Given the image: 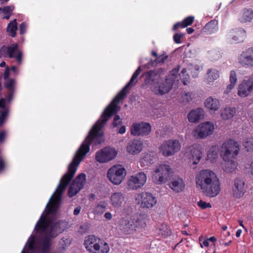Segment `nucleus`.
Listing matches in <instances>:
<instances>
[{"label": "nucleus", "instance_id": "obj_52", "mask_svg": "<svg viewBox=\"0 0 253 253\" xmlns=\"http://www.w3.org/2000/svg\"><path fill=\"white\" fill-rule=\"evenodd\" d=\"M22 52L20 51L18 52V54L16 56L15 55V57L16 59L17 62L19 64H20L22 61Z\"/></svg>", "mask_w": 253, "mask_h": 253}, {"label": "nucleus", "instance_id": "obj_36", "mask_svg": "<svg viewBox=\"0 0 253 253\" xmlns=\"http://www.w3.org/2000/svg\"><path fill=\"white\" fill-rule=\"evenodd\" d=\"M253 18V10L249 9L244 10L243 14L239 20L241 22L245 23L250 22Z\"/></svg>", "mask_w": 253, "mask_h": 253}, {"label": "nucleus", "instance_id": "obj_27", "mask_svg": "<svg viewBox=\"0 0 253 253\" xmlns=\"http://www.w3.org/2000/svg\"><path fill=\"white\" fill-rule=\"evenodd\" d=\"M218 21L215 19L211 20L202 28V32L207 34L214 33L217 29Z\"/></svg>", "mask_w": 253, "mask_h": 253}, {"label": "nucleus", "instance_id": "obj_18", "mask_svg": "<svg viewBox=\"0 0 253 253\" xmlns=\"http://www.w3.org/2000/svg\"><path fill=\"white\" fill-rule=\"evenodd\" d=\"M51 219L49 218L46 214L42 213L35 226V229L39 234L47 233V229H50Z\"/></svg>", "mask_w": 253, "mask_h": 253}, {"label": "nucleus", "instance_id": "obj_28", "mask_svg": "<svg viewBox=\"0 0 253 253\" xmlns=\"http://www.w3.org/2000/svg\"><path fill=\"white\" fill-rule=\"evenodd\" d=\"M194 18L193 16H189L185 18L181 22L175 23L173 26L172 30L176 31L179 28H184L191 25L193 23Z\"/></svg>", "mask_w": 253, "mask_h": 253}, {"label": "nucleus", "instance_id": "obj_32", "mask_svg": "<svg viewBox=\"0 0 253 253\" xmlns=\"http://www.w3.org/2000/svg\"><path fill=\"white\" fill-rule=\"evenodd\" d=\"M225 163L223 166V170L227 172L230 173L234 171L237 167V163L234 160L232 159L225 161Z\"/></svg>", "mask_w": 253, "mask_h": 253}, {"label": "nucleus", "instance_id": "obj_42", "mask_svg": "<svg viewBox=\"0 0 253 253\" xmlns=\"http://www.w3.org/2000/svg\"><path fill=\"white\" fill-rule=\"evenodd\" d=\"M208 81L211 82L216 80L219 77V74L216 69H209L208 71Z\"/></svg>", "mask_w": 253, "mask_h": 253}, {"label": "nucleus", "instance_id": "obj_20", "mask_svg": "<svg viewBox=\"0 0 253 253\" xmlns=\"http://www.w3.org/2000/svg\"><path fill=\"white\" fill-rule=\"evenodd\" d=\"M56 237V235L53 234L52 232H48L41 239V252L46 253L49 252L51 247V240Z\"/></svg>", "mask_w": 253, "mask_h": 253}, {"label": "nucleus", "instance_id": "obj_48", "mask_svg": "<svg viewBox=\"0 0 253 253\" xmlns=\"http://www.w3.org/2000/svg\"><path fill=\"white\" fill-rule=\"evenodd\" d=\"M197 205L201 209H206L207 208H211V205L210 203H207L202 200H200L197 203Z\"/></svg>", "mask_w": 253, "mask_h": 253}, {"label": "nucleus", "instance_id": "obj_17", "mask_svg": "<svg viewBox=\"0 0 253 253\" xmlns=\"http://www.w3.org/2000/svg\"><path fill=\"white\" fill-rule=\"evenodd\" d=\"M238 62L243 67H253V47L249 48L239 56Z\"/></svg>", "mask_w": 253, "mask_h": 253}, {"label": "nucleus", "instance_id": "obj_25", "mask_svg": "<svg viewBox=\"0 0 253 253\" xmlns=\"http://www.w3.org/2000/svg\"><path fill=\"white\" fill-rule=\"evenodd\" d=\"M204 111L202 108H199L191 110L188 114V121L191 123H196L203 117Z\"/></svg>", "mask_w": 253, "mask_h": 253}, {"label": "nucleus", "instance_id": "obj_35", "mask_svg": "<svg viewBox=\"0 0 253 253\" xmlns=\"http://www.w3.org/2000/svg\"><path fill=\"white\" fill-rule=\"evenodd\" d=\"M132 219L134 224L135 230L137 228H143L146 225L144 217L141 215L136 216H132Z\"/></svg>", "mask_w": 253, "mask_h": 253}, {"label": "nucleus", "instance_id": "obj_19", "mask_svg": "<svg viewBox=\"0 0 253 253\" xmlns=\"http://www.w3.org/2000/svg\"><path fill=\"white\" fill-rule=\"evenodd\" d=\"M110 200L111 205L114 208H120L125 203V195L121 192L113 193L110 196Z\"/></svg>", "mask_w": 253, "mask_h": 253}, {"label": "nucleus", "instance_id": "obj_50", "mask_svg": "<svg viewBox=\"0 0 253 253\" xmlns=\"http://www.w3.org/2000/svg\"><path fill=\"white\" fill-rule=\"evenodd\" d=\"M120 120V116L118 115H115L113 122V125L114 127L118 126L119 125H120L122 123V122Z\"/></svg>", "mask_w": 253, "mask_h": 253}, {"label": "nucleus", "instance_id": "obj_41", "mask_svg": "<svg viewBox=\"0 0 253 253\" xmlns=\"http://www.w3.org/2000/svg\"><path fill=\"white\" fill-rule=\"evenodd\" d=\"M15 84L16 82L14 79H9L5 80L4 85L9 92L12 93L14 92Z\"/></svg>", "mask_w": 253, "mask_h": 253}, {"label": "nucleus", "instance_id": "obj_58", "mask_svg": "<svg viewBox=\"0 0 253 253\" xmlns=\"http://www.w3.org/2000/svg\"><path fill=\"white\" fill-rule=\"evenodd\" d=\"M81 210V208L80 206L77 207L75 208L73 213L75 215H77L79 214Z\"/></svg>", "mask_w": 253, "mask_h": 253}, {"label": "nucleus", "instance_id": "obj_1", "mask_svg": "<svg viewBox=\"0 0 253 253\" xmlns=\"http://www.w3.org/2000/svg\"><path fill=\"white\" fill-rule=\"evenodd\" d=\"M89 151L88 146H80L76 152L72 162L68 168V171L61 179L60 182L53 194L51 201L47 205L46 213L47 216L49 214H55L57 211L60 203L61 195L66 187L68 185L74 176L77 167L81 162Z\"/></svg>", "mask_w": 253, "mask_h": 253}, {"label": "nucleus", "instance_id": "obj_33", "mask_svg": "<svg viewBox=\"0 0 253 253\" xmlns=\"http://www.w3.org/2000/svg\"><path fill=\"white\" fill-rule=\"evenodd\" d=\"M230 84L227 85L226 89L224 90V93L228 94L234 88L235 85L237 83V76L236 72L232 70L230 72L229 78Z\"/></svg>", "mask_w": 253, "mask_h": 253}, {"label": "nucleus", "instance_id": "obj_9", "mask_svg": "<svg viewBox=\"0 0 253 253\" xmlns=\"http://www.w3.org/2000/svg\"><path fill=\"white\" fill-rule=\"evenodd\" d=\"M155 174L153 178L156 184L166 183L170 178L171 169L169 166L166 164L160 165L156 169Z\"/></svg>", "mask_w": 253, "mask_h": 253}, {"label": "nucleus", "instance_id": "obj_14", "mask_svg": "<svg viewBox=\"0 0 253 253\" xmlns=\"http://www.w3.org/2000/svg\"><path fill=\"white\" fill-rule=\"evenodd\" d=\"M151 130V126L149 123H134L131 127V134L134 136L147 135L150 133Z\"/></svg>", "mask_w": 253, "mask_h": 253}, {"label": "nucleus", "instance_id": "obj_56", "mask_svg": "<svg viewBox=\"0 0 253 253\" xmlns=\"http://www.w3.org/2000/svg\"><path fill=\"white\" fill-rule=\"evenodd\" d=\"M35 241L33 239L28 244V248L30 250H33L36 249V247L35 246Z\"/></svg>", "mask_w": 253, "mask_h": 253}, {"label": "nucleus", "instance_id": "obj_24", "mask_svg": "<svg viewBox=\"0 0 253 253\" xmlns=\"http://www.w3.org/2000/svg\"><path fill=\"white\" fill-rule=\"evenodd\" d=\"M142 145L143 144L140 140L133 139L128 143L126 147V151L129 154H137L141 151Z\"/></svg>", "mask_w": 253, "mask_h": 253}, {"label": "nucleus", "instance_id": "obj_21", "mask_svg": "<svg viewBox=\"0 0 253 253\" xmlns=\"http://www.w3.org/2000/svg\"><path fill=\"white\" fill-rule=\"evenodd\" d=\"M244 181L243 180L237 178L235 180L234 186L233 187V196L235 198H240L245 194Z\"/></svg>", "mask_w": 253, "mask_h": 253}, {"label": "nucleus", "instance_id": "obj_7", "mask_svg": "<svg viewBox=\"0 0 253 253\" xmlns=\"http://www.w3.org/2000/svg\"><path fill=\"white\" fill-rule=\"evenodd\" d=\"M126 175V170L121 165L112 167L107 172L109 180L114 185H118L124 180Z\"/></svg>", "mask_w": 253, "mask_h": 253}, {"label": "nucleus", "instance_id": "obj_5", "mask_svg": "<svg viewBox=\"0 0 253 253\" xmlns=\"http://www.w3.org/2000/svg\"><path fill=\"white\" fill-rule=\"evenodd\" d=\"M84 245L90 253H108L110 251L107 242L93 235L85 237Z\"/></svg>", "mask_w": 253, "mask_h": 253}, {"label": "nucleus", "instance_id": "obj_26", "mask_svg": "<svg viewBox=\"0 0 253 253\" xmlns=\"http://www.w3.org/2000/svg\"><path fill=\"white\" fill-rule=\"evenodd\" d=\"M169 187L174 191L179 192L184 188L185 184L183 179L179 177L173 178Z\"/></svg>", "mask_w": 253, "mask_h": 253}, {"label": "nucleus", "instance_id": "obj_6", "mask_svg": "<svg viewBox=\"0 0 253 253\" xmlns=\"http://www.w3.org/2000/svg\"><path fill=\"white\" fill-rule=\"evenodd\" d=\"M240 148L239 143L230 139L225 141L221 147V156L224 161H226L237 156Z\"/></svg>", "mask_w": 253, "mask_h": 253}, {"label": "nucleus", "instance_id": "obj_34", "mask_svg": "<svg viewBox=\"0 0 253 253\" xmlns=\"http://www.w3.org/2000/svg\"><path fill=\"white\" fill-rule=\"evenodd\" d=\"M236 113L235 107L225 108L222 111L221 117L224 120H229L232 118Z\"/></svg>", "mask_w": 253, "mask_h": 253}, {"label": "nucleus", "instance_id": "obj_45", "mask_svg": "<svg viewBox=\"0 0 253 253\" xmlns=\"http://www.w3.org/2000/svg\"><path fill=\"white\" fill-rule=\"evenodd\" d=\"M141 72V66H139L137 68V69H136V70L133 74L130 80H129V82L127 84H128L130 86H133L134 85L133 84L134 81L137 78L138 76H139V75L140 74Z\"/></svg>", "mask_w": 253, "mask_h": 253}, {"label": "nucleus", "instance_id": "obj_63", "mask_svg": "<svg viewBox=\"0 0 253 253\" xmlns=\"http://www.w3.org/2000/svg\"><path fill=\"white\" fill-rule=\"evenodd\" d=\"M119 133L120 134H124L126 132V127L125 126H122L119 130Z\"/></svg>", "mask_w": 253, "mask_h": 253}, {"label": "nucleus", "instance_id": "obj_40", "mask_svg": "<svg viewBox=\"0 0 253 253\" xmlns=\"http://www.w3.org/2000/svg\"><path fill=\"white\" fill-rule=\"evenodd\" d=\"M107 203L105 201H100L94 209V213L97 214H102L105 211Z\"/></svg>", "mask_w": 253, "mask_h": 253}, {"label": "nucleus", "instance_id": "obj_22", "mask_svg": "<svg viewBox=\"0 0 253 253\" xmlns=\"http://www.w3.org/2000/svg\"><path fill=\"white\" fill-rule=\"evenodd\" d=\"M228 36L232 38L233 42L238 43L244 41L246 37V31L243 28L232 30L228 32Z\"/></svg>", "mask_w": 253, "mask_h": 253}, {"label": "nucleus", "instance_id": "obj_61", "mask_svg": "<svg viewBox=\"0 0 253 253\" xmlns=\"http://www.w3.org/2000/svg\"><path fill=\"white\" fill-rule=\"evenodd\" d=\"M5 167L4 162L2 159H0V171L2 170Z\"/></svg>", "mask_w": 253, "mask_h": 253}, {"label": "nucleus", "instance_id": "obj_29", "mask_svg": "<svg viewBox=\"0 0 253 253\" xmlns=\"http://www.w3.org/2000/svg\"><path fill=\"white\" fill-rule=\"evenodd\" d=\"M205 105L207 108L213 111H217L220 106L219 100L212 97H209L206 99Z\"/></svg>", "mask_w": 253, "mask_h": 253}, {"label": "nucleus", "instance_id": "obj_37", "mask_svg": "<svg viewBox=\"0 0 253 253\" xmlns=\"http://www.w3.org/2000/svg\"><path fill=\"white\" fill-rule=\"evenodd\" d=\"M60 221L54 222L51 219L49 232H52V233L56 235V236L58 235V233H62L64 229L60 227Z\"/></svg>", "mask_w": 253, "mask_h": 253}, {"label": "nucleus", "instance_id": "obj_43", "mask_svg": "<svg viewBox=\"0 0 253 253\" xmlns=\"http://www.w3.org/2000/svg\"><path fill=\"white\" fill-rule=\"evenodd\" d=\"M243 146L244 149L248 152L253 149V138L248 137L244 139L243 142Z\"/></svg>", "mask_w": 253, "mask_h": 253}, {"label": "nucleus", "instance_id": "obj_16", "mask_svg": "<svg viewBox=\"0 0 253 253\" xmlns=\"http://www.w3.org/2000/svg\"><path fill=\"white\" fill-rule=\"evenodd\" d=\"M142 208H151L157 203L155 197L151 193L142 192L136 198Z\"/></svg>", "mask_w": 253, "mask_h": 253}, {"label": "nucleus", "instance_id": "obj_13", "mask_svg": "<svg viewBox=\"0 0 253 253\" xmlns=\"http://www.w3.org/2000/svg\"><path fill=\"white\" fill-rule=\"evenodd\" d=\"M214 129L213 125L210 122L201 124L193 131V135L197 138H204L210 135Z\"/></svg>", "mask_w": 253, "mask_h": 253}, {"label": "nucleus", "instance_id": "obj_15", "mask_svg": "<svg viewBox=\"0 0 253 253\" xmlns=\"http://www.w3.org/2000/svg\"><path fill=\"white\" fill-rule=\"evenodd\" d=\"M86 175L84 173L79 174L74 180L68 190V196L72 197L76 195L84 186Z\"/></svg>", "mask_w": 253, "mask_h": 253}, {"label": "nucleus", "instance_id": "obj_64", "mask_svg": "<svg viewBox=\"0 0 253 253\" xmlns=\"http://www.w3.org/2000/svg\"><path fill=\"white\" fill-rule=\"evenodd\" d=\"M14 92H9L8 95L7 97V100L8 102H10L11 99H12L13 95Z\"/></svg>", "mask_w": 253, "mask_h": 253}, {"label": "nucleus", "instance_id": "obj_10", "mask_svg": "<svg viewBox=\"0 0 253 253\" xmlns=\"http://www.w3.org/2000/svg\"><path fill=\"white\" fill-rule=\"evenodd\" d=\"M147 180V176L143 172L130 176L127 181V189L129 190H137L142 188Z\"/></svg>", "mask_w": 253, "mask_h": 253}, {"label": "nucleus", "instance_id": "obj_62", "mask_svg": "<svg viewBox=\"0 0 253 253\" xmlns=\"http://www.w3.org/2000/svg\"><path fill=\"white\" fill-rule=\"evenodd\" d=\"M104 217L106 219H107L108 220H110L112 218V215L110 212H107L105 213Z\"/></svg>", "mask_w": 253, "mask_h": 253}, {"label": "nucleus", "instance_id": "obj_51", "mask_svg": "<svg viewBox=\"0 0 253 253\" xmlns=\"http://www.w3.org/2000/svg\"><path fill=\"white\" fill-rule=\"evenodd\" d=\"M27 25L25 22H22L19 26V33L22 35L25 33Z\"/></svg>", "mask_w": 253, "mask_h": 253}, {"label": "nucleus", "instance_id": "obj_47", "mask_svg": "<svg viewBox=\"0 0 253 253\" xmlns=\"http://www.w3.org/2000/svg\"><path fill=\"white\" fill-rule=\"evenodd\" d=\"M168 57V56L166 54H163L158 55V57L155 59V61H154V62H155V64L163 63L167 59Z\"/></svg>", "mask_w": 253, "mask_h": 253}, {"label": "nucleus", "instance_id": "obj_8", "mask_svg": "<svg viewBox=\"0 0 253 253\" xmlns=\"http://www.w3.org/2000/svg\"><path fill=\"white\" fill-rule=\"evenodd\" d=\"M181 148L178 140L170 139L164 141L160 146V152L165 157H169L178 152Z\"/></svg>", "mask_w": 253, "mask_h": 253}, {"label": "nucleus", "instance_id": "obj_11", "mask_svg": "<svg viewBox=\"0 0 253 253\" xmlns=\"http://www.w3.org/2000/svg\"><path fill=\"white\" fill-rule=\"evenodd\" d=\"M117 154L115 148L105 147L96 153L95 159L100 163H107L114 159Z\"/></svg>", "mask_w": 253, "mask_h": 253}, {"label": "nucleus", "instance_id": "obj_46", "mask_svg": "<svg viewBox=\"0 0 253 253\" xmlns=\"http://www.w3.org/2000/svg\"><path fill=\"white\" fill-rule=\"evenodd\" d=\"M141 72V66H139L137 68V69H136V70L133 74L130 80H129V82L127 84H128L130 86H133L134 85L133 84L134 81L137 78L138 76H139V75L140 74Z\"/></svg>", "mask_w": 253, "mask_h": 253}, {"label": "nucleus", "instance_id": "obj_59", "mask_svg": "<svg viewBox=\"0 0 253 253\" xmlns=\"http://www.w3.org/2000/svg\"><path fill=\"white\" fill-rule=\"evenodd\" d=\"M209 245V241L208 239L204 240L202 243H200V246L201 248H203V246L205 247H208Z\"/></svg>", "mask_w": 253, "mask_h": 253}, {"label": "nucleus", "instance_id": "obj_30", "mask_svg": "<svg viewBox=\"0 0 253 253\" xmlns=\"http://www.w3.org/2000/svg\"><path fill=\"white\" fill-rule=\"evenodd\" d=\"M189 148L191 155V156L190 157V159L193 161V164L194 165H197L202 158V152L199 148H197L193 146L190 147Z\"/></svg>", "mask_w": 253, "mask_h": 253}, {"label": "nucleus", "instance_id": "obj_54", "mask_svg": "<svg viewBox=\"0 0 253 253\" xmlns=\"http://www.w3.org/2000/svg\"><path fill=\"white\" fill-rule=\"evenodd\" d=\"M9 71H10V69H9V67L8 66H7L5 68V70L4 71V72L3 75V79L4 80L9 79L8 77L9 76Z\"/></svg>", "mask_w": 253, "mask_h": 253}, {"label": "nucleus", "instance_id": "obj_55", "mask_svg": "<svg viewBox=\"0 0 253 253\" xmlns=\"http://www.w3.org/2000/svg\"><path fill=\"white\" fill-rule=\"evenodd\" d=\"M159 234H160L164 237H167L169 235V231L167 229L166 230H162V229H160L159 230Z\"/></svg>", "mask_w": 253, "mask_h": 253}, {"label": "nucleus", "instance_id": "obj_12", "mask_svg": "<svg viewBox=\"0 0 253 253\" xmlns=\"http://www.w3.org/2000/svg\"><path fill=\"white\" fill-rule=\"evenodd\" d=\"M253 90V76L246 77L238 86V95L241 97L250 95Z\"/></svg>", "mask_w": 253, "mask_h": 253}, {"label": "nucleus", "instance_id": "obj_31", "mask_svg": "<svg viewBox=\"0 0 253 253\" xmlns=\"http://www.w3.org/2000/svg\"><path fill=\"white\" fill-rule=\"evenodd\" d=\"M121 224L125 226L123 227L122 229L127 234H131L135 230L132 217L130 218V220L123 219L121 221Z\"/></svg>", "mask_w": 253, "mask_h": 253}, {"label": "nucleus", "instance_id": "obj_3", "mask_svg": "<svg viewBox=\"0 0 253 253\" xmlns=\"http://www.w3.org/2000/svg\"><path fill=\"white\" fill-rule=\"evenodd\" d=\"M178 72V69H173L171 72L173 77L171 79L168 77L164 80L163 70L162 68L149 70L143 74L145 76L144 83L155 94L163 95L169 92L172 88L175 77Z\"/></svg>", "mask_w": 253, "mask_h": 253}, {"label": "nucleus", "instance_id": "obj_4", "mask_svg": "<svg viewBox=\"0 0 253 253\" xmlns=\"http://www.w3.org/2000/svg\"><path fill=\"white\" fill-rule=\"evenodd\" d=\"M196 186L209 197L218 195L221 190L220 183L216 174L212 170L204 169L195 177Z\"/></svg>", "mask_w": 253, "mask_h": 253}, {"label": "nucleus", "instance_id": "obj_23", "mask_svg": "<svg viewBox=\"0 0 253 253\" xmlns=\"http://www.w3.org/2000/svg\"><path fill=\"white\" fill-rule=\"evenodd\" d=\"M18 45L17 43L11 44L10 46H2L0 49V56L6 57L10 58L15 57L14 53L18 50Z\"/></svg>", "mask_w": 253, "mask_h": 253}, {"label": "nucleus", "instance_id": "obj_49", "mask_svg": "<svg viewBox=\"0 0 253 253\" xmlns=\"http://www.w3.org/2000/svg\"><path fill=\"white\" fill-rule=\"evenodd\" d=\"M183 36L182 34L176 33L173 37V41L176 43H180L181 42V39Z\"/></svg>", "mask_w": 253, "mask_h": 253}, {"label": "nucleus", "instance_id": "obj_57", "mask_svg": "<svg viewBox=\"0 0 253 253\" xmlns=\"http://www.w3.org/2000/svg\"><path fill=\"white\" fill-rule=\"evenodd\" d=\"M8 113V109H4V110H3L1 112L0 117H1L2 118L6 119V117H7Z\"/></svg>", "mask_w": 253, "mask_h": 253}, {"label": "nucleus", "instance_id": "obj_53", "mask_svg": "<svg viewBox=\"0 0 253 253\" xmlns=\"http://www.w3.org/2000/svg\"><path fill=\"white\" fill-rule=\"evenodd\" d=\"M6 135V132L5 130H2L0 132V143L4 142Z\"/></svg>", "mask_w": 253, "mask_h": 253}, {"label": "nucleus", "instance_id": "obj_39", "mask_svg": "<svg viewBox=\"0 0 253 253\" xmlns=\"http://www.w3.org/2000/svg\"><path fill=\"white\" fill-rule=\"evenodd\" d=\"M13 9V6H6L0 7V13H2L4 14V16L3 17V18L9 19Z\"/></svg>", "mask_w": 253, "mask_h": 253}, {"label": "nucleus", "instance_id": "obj_38", "mask_svg": "<svg viewBox=\"0 0 253 253\" xmlns=\"http://www.w3.org/2000/svg\"><path fill=\"white\" fill-rule=\"evenodd\" d=\"M17 29V23L16 20L15 19L8 24L7 28V31L9 33L12 37H14L16 35Z\"/></svg>", "mask_w": 253, "mask_h": 253}, {"label": "nucleus", "instance_id": "obj_2", "mask_svg": "<svg viewBox=\"0 0 253 253\" xmlns=\"http://www.w3.org/2000/svg\"><path fill=\"white\" fill-rule=\"evenodd\" d=\"M129 87L130 86L126 84L113 99L111 103L104 110L100 119L93 125L81 146H88L90 149V145L91 143L97 145L102 143L103 136L102 128L109 118L117 112L118 104L126 97Z\"/></svg>", "mask_w": 253, "mask_h": 253}, {"label": "nucleus", "instance_id": "obj_60", "mask_svg": "<svg viewBox=\"0 0 253 253\" xmlns=\"http://www.w3.org/2000/svg\"><path fill=\"white\" fill-rule=\"evenodd\" d=\"M5 101L3 98L0 99V108H5Z\"/></svg>", "mask_w": 253, "mask_h": 253}, {"label": "nucleus", "instance_id": "obj_44", "mask_svg": "<svg viewBox=\"0 0 253 253\" xmlns=\"http://www.w3.org/2000/svg\"><path fill=\"white\" fill-rule=\"evenodd\" d=\"M180 79L184 85H186L190 79L189 75L187 73L186 69H183L181 72L179 74Z\"/></svg>", "mask_w": 253, "mask_h": 253}]
</instances>
